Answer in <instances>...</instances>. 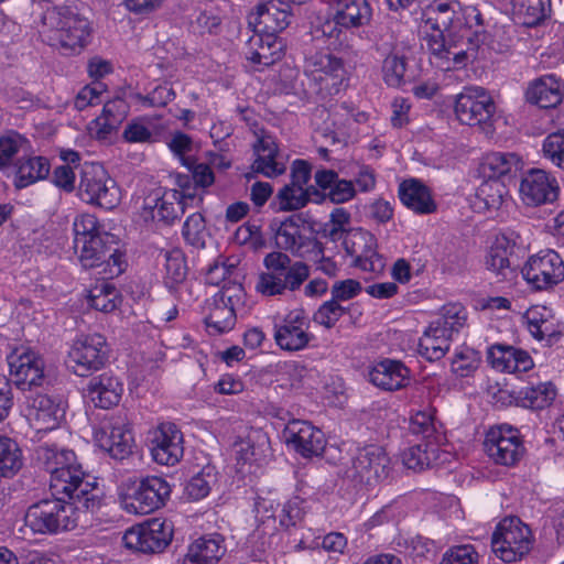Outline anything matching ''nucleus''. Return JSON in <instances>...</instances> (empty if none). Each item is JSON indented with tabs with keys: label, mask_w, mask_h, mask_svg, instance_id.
<instances>
[{
	"label": "nucleus",
	"mask_w": 564,
	"mask_h": 564,
	"mask_svg": "<svg viewBox=\"0 0 564 564\" xmlns=\"http://www.w3.org/2000/svg\"><path fill=\"white\" fill-rule=\"evenodd\" d=\"M391 459L384 448L368 445L357 452L347 469V476L366 486H376L389 478Z\"/></svg>",
	"instance_id": "obj_12"
},
{
	"label": "nucleus",
	"mask_w": 564,
	"mask_h": 564,
	"mask_svg": "<svg viewBox=\"0 0 564 564\" xmlns=\"http://www.w3.org/2000/svg\"><path fill=\"white\" fill-rule=\"evenodd\" d=\"M202 196L195 193L172 189L165 192L161 197L148 198L144 203V218L148 213L152 220L172 224L185 213L189 203L202 202Z\"/></svg>",
	"instance_id": "obj_21"
},
{
	"label": "nucleus",
	"mask_w": 564,
	"mask_h": 564,
	"mask_svg": "<svg viewBox=\"0 0 564 564\" xmlns=\"http://www.w3.org/2000/svg\"><path fill=\"white\" fill-rule=\"evenodd\" d=\"M289 441L303 457L319 456L326 446L324 433L305 421H293L288 425Z\"/></svg>",
	"instance_id": "obj_25"
},
{
	"label": "nucleus",
	"mask_w": 564,
	"mask_h": 564,
	"mask_svg": "<svg viewBox=\"0 0 564 564\" xmlns=\"http://www.w3.org/2000/svg\"><path fill=\"white\" fill-rule=\"evenodd\" d=\"M50 489L54 496L70 499L85 514H90L100 508V492L93 478L86 474L82 465L70 467L50 477Z\"/></svg>",
	"instance_id": "obj_6"
},
{
	"label": "nucleus",
	"mask_w": 564,
	"mask_h": 564,
	"mask_svg": "<svg viewBox=\"0 0 564 564\" xmlns=\"http://www.w3.org/2000/svg\"><path fill=\"white\" fill-rule=\"evenodd\" d=\"M86 392L95 406L110 409L120 402L123 386L119 379L112 375L102 373L90 379Z\"/></svg>",
	"instance_id": "obj_28"
},
{
	"label": "nucleus",
	"mask_w": 564,
	"mask_h": 564,
	"mask_svg": "<svg viewBox=\"0 0 564 564\" xmlns=\"http://www.w3.org/2000/svg\"><path fill=\"white\" fill-rule=\"evenodd\" d=\"M406 72V61L404 56L391 53L382 64V74L386 84L390 87H400L404 80Z\"/></svg>",
	"instance_id": "obj_54"
},
{
	"label": "nucleus",
	"mask_w": 564,
	"mask_h": 564,
	"mask_svg": "<svg viewBox=\"0 0 564 564\" xmlns=\"http://www.w3.org/2000/svg\"><path fill=\"white\" fill-rule=\"evenodd\" d=\"M163 257L165 284L172 289L174 285L181 284L187 275L185 256L180 249H173L165 251Z\"/></svg>",
	"instance_id": "obj_52"
},
{
	"label": "nucleus",
	"mask_w": 564,
	"mask_h": 564,
	"mask_svg": "<svg viewBox=\"0 0 564 564\" xmlns=\"http://www.w3.org/2000/svg\"><path fill=\"white\" fill-rule=\"evenodd\" d=\"M95 437L98 445L116 459H123L132 452L133 437L123 424L112 425L110 430L101 429Z\"/></svg>",
	"instance_id": "obj_34"
},
{
	"label": "nucleus",
	"mask_w": 564,
	"mask_h": 564,
	"mask_svg": "<svg viewBox=\"0 0 564 564\" xmlns=\"http://www.w3.org/2000/svg\"><path fill=\"white\" fill-rule=\"evenodd\" d=\"M488 457L497 465L512 467L524 456L525 447L517 429L501 424L488 430L484 441Z\"/></svg>",
	"instance_id": "obj_11"
},
{
	"label": "nucleus",
	"mask_w": 564,
	"mask_h": 564,
	"mask_svg": "<svg viewBox=\"0 0 564 564\" xmlns=\"http://www.w3.org/2000/svg\"><path fill=\"white\" fill-rule=\"evenodd\" d=\"M185 240L195 248H204L206 242V224L200 213H194L187 217L183 226Z\"/></svg>",
	"instance_id": "obj_56"
},
{
	"label": "nucleus",
	"mask_w": 564,
	"mask_h": 564,
	"mask_svg": "<svg viewBox=\"0 0 564 564\" xmlns=\"http://www.w3.org/2000/svg\"><path fill=\"white\" fill-rule=\"evenodd\" d=\"M466 319L465 308L460 304L452 303L444 305L441 316L432 323L444 328L453 337L454 333H458L464 327Z\"/></svg>",
	"instance_id": "obj_53"
},
{
	"label": "nucleus",
	"mask_w": 564,
	"mask_h": 564,
	"mask_svg": "<svg viewBox=\"0 0 564 564\" xmlns=\"http://www.w3.org/2000/svg\"><path fill=\"white\" fill-rule=\"evenodd\" d=\"M273 339L276 346L289 352H295L308 347L314 339L310 332V321L301 310H293L282 317H275Z\"/></svg>",
	"instance_id": "obj_14"
},
{
	"label": "nucleus",
	"mask_w": 564,
	"mask_h": 564,
	"mask_svg": "<svg viewBox=\"0 0 564 564\" xmlns=\"http://www.w3.org/2000/svg\"><path fill=\"white\" fill-rule=\"evenodd\" d=\"M263 265L265 270L258 275L256 291L265 297L294 292L310 276V268L305 262H293L281 251L269 252L263 259Z\"/></svg>",
	"instance_id": "obj_4"
},
{
	"label": "nucleus",
	"mask_w": 564,
	"mask_h": 564,
	"mask_svg": "<svg viewBox=\"0 0 564 564\" xmlns=\"http://www.w3.org/2000/svg\"><path fill=\"white\" fill-rule=\"evenodd\" d=\"M479 555L471 544L456 545L448 549L441 564H477Z\"/></svg>",
	"instance_id": "obj_64"
},
{
	"label": "nucleus",
	"mask_w": 564,
	"mask_h": 564,
	"mask_svg": "<svg viewBox=\"0 0 564 564\" xmlns=\"http://www.w3.org/2000/svg\"><path fill=\"white\" fill-rule=\"evenodd\" d=\"M487 358L492 368L502 372H527L533 367L527 351L511 346L495 345L489 348Z\"/></svg>",
	"instance_id": "obj_29"
},
{
	"label": "nucleus",
	"mask_w": 564,
	"mask_h": 564,
	"mask_svg": "<svg viewBox=\"0 0 564 564\" xmlns=\"http://www.w3.org/2000/svg\"><path fill=\"white\" fill-rule=\"evenodd\" d=\"M399 197L406 208L419 215L433 214L437 209L430 188L417 180L402 182L399 186Z\"/></svg>",
	"instance_id": "obj_32"
},
{
	"label": "nucleus",
	"mask_w": 564,
	"mask_h": 564,
	"mask_svg": "<svg viewBox=\"0 0 564 564\" xmlns=\"http://www.w3.org/2000/svg\"><path fill=\"white\" fill-rule=\"evenodd\" d=\"M513 20L525 26H535L551 12V0H510Z\"/></svg>",
	"instance_id": "obj_39"
},
{
	"label": "nucleus",
	"mask_w": 564,
	"mask_h": 564,
	"mask_svg": "<svg viewBox=\"0 0 564 564\" xmlns=\"http://www.w3.org/2000/svg\"><path fill=\"white\" fill-rule=\"evenodd\" d=\"M225 552L226 547L220 534H206L188 545L182 564H217Z\"/></svg>",
	"instance_id": "obj_30"
},
{
	"label": "nucleus",
	"mask_w": 564,
	"mask_h": 564,
	"mask_svg": "<svg viewBox=\"0 0 564 564\" xmlns=\"http://www.w3.org/2000/svg\"><path fill=\"white\" fill-rule=\"evenodd\" d=\"M491 96L481 87H470L460 93L455 101L456 118L463 124H486L495 112Z\"/></svg>",
	"instance_id": "obj_19"
},
{
	"label": "nucleus",
	"mask_w": 564,
	"mask_h": 564,
	"mask_svg": "<svg viewBox=\"0 0 564 564\" xmlns=\"http://www.w3.org/2000/svg\"><path fill=\"white\" fill-rule=\"evenodd\" d=\"M172 533L170 523L161 519H152L127 530L122 540L128 549L142 553H155L163 551L170 544Z\"/></svg>",
	"instance_id": "obj_16"
},
{
	"label": "nucleus",
	"mask_w": 564,
	"mask_h": 564,
	"mask_svg": "<svg viewBox=\"0 0 564 564\" xmlns=\"http://www.w3.org/2000/svg\"><path fill=\"white\" fill-rule=\"evenodd\" d=\"M507 194V187L502 182L487 178L477 188L473 206L478 212L497 210L503 204Z\"/></svg>",
	"instance_id": "obj_42"
},
{
	"label": "nucleus",
	"mask_w": 564,
	"mask_h": 564,
	"mask_svg": "<svg viewBox=\"0 0 564 564\" xmlns=\"http://www.w3.org/2000/svg\"><path fill=\"white\" fill-rule=\"evenodd\" d=\"M452 336L433 323L420 337L417 352L429 361L442 359L449 349Z\"/></svg>",
	"instance_id": "obj_37"
},
{
	"label": "nucleus",
	"mask_w": 564,
	"mask_h": 564,
	"mask_svg": "<svg viewBox=\"0 0 564 564\" xmlns=\"http://www.w3.org/2000/svg\"><path fill=\"white\" fill-rule=\"evenodd\" d=\"M494 553L506 563L521 560L532 546V533L519 518H505L492 534Z\"/></svg>",
	"instance_id": "obj_8"
},
{
	"label": "nucleus",
	"mask_w": 564,
	"mask_h": 564,
	"mask_svg": "<svg viewBox=\"0 0 564 564\" xmlns=\"http://www.w3.org/2000/svg\"><path fill=\"white\" fill-rule=\"evenodd\" d=\"M543 154L554 165L564 169V132L549 134L543 141Z\"/></svg>",
	"instance_id": "obj_62"
},
{
	"label": "nucleus",
	"mask_w": 564,
	"mask_h": 564,
	"mask_svg": "<svg viewBox=\"0 0 564 564\" xmlns=\"http://www.w3.org/2000/svg\"><path fill=\"white\" fill-rule=\"evenodd\" d=\"M40 34L51 46L66 53H79L89 43L91 28L76 6L64 4L44 13Z\"/></svg>",
	"instance_id": "obj_3"
},
{
	"label": "nucleus",
	"mask_w": 564,
	"mask_h": 564,
	"mask_svg": "<svg viewBox=\"0 0 564 564\" xmlns=\"http://www.w3.org/2000/svg\"><path fill=\"white\" fill-rule=\"evenodd\" d=\"M482 15L476 7H463L460 4L458 34H465L469 36V41L471 42V35H477L480 33L482 30Z\"/></svg>",
	"instance_id": "obj_57"
},
{
	"label": "nucleus",
	"mask_w": 564,
	"mask_h": 564,
	"mask_svg": "<svg viewBox=\"0 0 564 564\" xmlns=\"http://www.w3.org/2000/svg\"><path fill=\"white\" fill-rule=\"evenodd\" d=\"M348 31V28L338 23L337 19H335V14H333L332 19L322 22L316 29V33H321V35L327 39L329 44L335 47L347 44Z\"/></svg>",
	"instance_id": "obj_61"
},
{
	"label": "nucleus",
	"mask_w": 564,
	"mask_h": 564,
	"mask_svg": "<svg viewBox=\"0 0 564 564\" xmlns=\"http://www.w3.org/2000/svg\"><path fill=\"white\" fill-rule=\"evenodd\" d=\"M73 230L74 248L83 267H101L100 273L106 279H113L126 270L124 254L113 245L112 236L100 230L94 215L84 214L76 217Z\"/></svg>",
	"instance_id": "obj_2"
},
{
	"label": "nucleus",
	"mask_w": 564,
	"mask_h": 564,
	"mask_svg": "<svg viewBox=\"0 0 564 564\" xmlns=\"http://www.w3.org/2000/svg\"><path fill=\"white\" fill-rule=\"evenodd\" d=\"M330 10L338 23L349 30L369 24L372 17L367 0H333Z\"/></svg>",
	"instance_id": "obj_33"
},
{
	"label": "nucleus",
	"mask_w": 564,
	"mask_h": 564,
	"mask_svg": "<svg viewBox=\"0 0 564 564\" xmlns=\"http://www.w3.org/2000/svg\"><path fill=\"white\" fill-rule=\"evenodd\" d=\"M520 195L523 203L531 206L552 203L558 196V184L544 170L532 169L521 181Z\"/></svg>",
	"instance_id": "obj_23"
},
{
	"label": "nucleus",
	"mask_w": 564,
	"mask_h": 564,
	"mask_svg": "<svg viewBox=\"0 0 564 564\" xmlns=\"http://www.w3.org/2000/svg\"><path fill=\"white\" fill-rule=\"evenodd\" d=\"M22 466V452L17 442L0 435V476L12 477Z\"/></svg>",
	"instance_id": "obj_50"
},
{
	"label": "nucleus",
	"mask_w": 564,
	"mask_h": 564,
	"mask_svg": "<svg viewBox=\"0 0 564 564\" xmlns=\"http://www.w3.org/2000/svg\"><path fill=\"white\" fill-rule=\"evenodd\" d=\"M300 9L285 0L261 2L249 14V24L258 32L274 35L284 31L293 22L300 13Z\"/></svg>",
	"instance_id": "obj_18"
},
{
	"label": "nucleus",
	"mask_w": 564,
	"mask_h": 564,
	"mask_svg": "<svg viewBox=\"0 0 564 564\" xmlns=\"http://www.w3.org/2000/svg\"><path fill=\"white\" fill-rule=\"evenodd\" d=\"M317 191L313 186L302 188L292 184L284 185L276 194L275 200L278 203L279 212H293L303 208L313 194Z\"/></svg>",
	"instance_id": "obj_48"
},
{
	"label": "nucleus",
	"mask_w": 564,
	"mask_h": 564,
	"mask_svg": "<svg viewBox=\"0 0 564 564\" xmlns=\"http://www.w3.org/2000/svg\"><path fill=\"white\" fill-rule=\"evenodd\" d=\"M527 100L540 108H554L563 98L561 85L553 75L533 80L525 93Z\"/></svg>",
	"instance_id": "obj_36"
},
{
	"label": "nucleus",
	"mask_w": 564,
	"mask_h": 564,
	"mask_svg": "<svg viewBox=\"0 0 564 564\" xmlns=\"http://www.w3.org/2000/svg\"><path fill=\"white\" fill-rule=\"evenodd\" d=\"M12 381L22 390L39 387L44 381V361L29 348L15 349L8 357Z\"/></svg>",
	"instance_id": "obj_20"
},
{
	"label": "nucleus",
	"mask_w": 564,
	"mask_h": 564,
	"mask_svg": "<svg viewBox=\"0 0 564 564\" xmlns=\"http://www.w3.org/2000/svg\"><path fill=\"white\" fill-rule=\"evenodd\" d=\"M521 166L519 156L514 153L492 152L486 154L479 165L485 178L498 180L518 171Z\"/></svg>",
	"instance_id": "obj_40"
},
{
	"label": "nucleus",
	"mask_w": 564,
	"mask_h": 564,
	"mask_svg": "<svg viewBox=\"0 0 564 564\" xmlns=\"http://www.w3.org/2000/svg\"><path fill=\"white\" fill-rule=\"evenodd\" d=\"M521 272L533 289L546 290L564 280V262L555 251L546 250L530 257Z\"/></svg>",
	"instance_id": "obj_15"
},
{
	"label": "nucleus",
	"mask_w": 564,
	"mask_h": 564,
	"mask_svg": "<svg viewBox=\"0 0 564 564\" xmlns=\"http://www.w3.org/2000/svg\"><path fill=\"white\" fill-rule=\"evenodd\" d=\"M254 160L251 172L273 178L285 173L286 162L281 154L275 139L270 134H262L252 147Z\"/></svg>",
	"instance_id": "obj_24"
},
{
	"label": "nucleus",
	"mask_w": 564,
	"mask_h": 564,
	"mask_svg": "<svg viewBox=\"0 0 564 564\" xmlns=\"http://www.w3.org/2000/svg\"><path fill=\"white\" fill-rule=\"evenodd\" d=\"M87 300L88 304L96 311L111 313L119 307L122 297L112 283L104 281L89 290Z\"/></svg>",
	"instance_id": "obj_46"
},
{
	"label": "nucleus",
	"mask_w": 564,
	"mask_h": 564,
	"mask_svg": "<svg viewBox=\"0 0 564 564\" xmlns=\"http://www.w3.org/2000/svg\"><path fill=\"white\" fill-rule=\"evenodd\" d=\"M171 494L166 480L158 476L129 480L120 494V505L130 514L144 516L161 508Z\"/></svg>",
	"instance_id": "obj_7"
},
{
	"label": "nucleus",
	"mask_w": 564,
	"mask_h": 564,
	"mask_svg": "<svg viewBox=\"0 0 564 564\" xmlns=\"http://www.w3.org/2000/svg\"><path fill=\"white\" fill-rule=\"evenodd\" d=\"M122 138L129 143H151L155 140L150 124L141 118L134 119L126 126Z\"/></svg>",
	"instance_id": "obj_60"
},
{
	"label": "nucleus",
	"mask_w": 564,
	"mask_h": 564,
	"mask_svg": "<svg viewBox=\"0 0 564 564\" xmlns=\"http://www.w3.org/2000/svg\"><path fill=\"white\" fill-rule=\"evenodd\" d=\"M301 221L302 219L299 215H293L279 224L275 229V243L280 249L300 254V249L303 246V236L300 228Z\"/></svg>",
	"instance_id": "obj_45"
},
{
	"label": "nucleus",
	"mask_w": 564,
	"mask_h": 564,
	"mask_svg": "<svg viewBox=\"0 0 564 564\" xmlns=\"http://www.w3.org/2000/svg\"><path fill=\"white\" fill-rule=\"evenodd\" d=\"M26 140L17 132H8L0 137V167H4L23 149Z\"/></svg>",
	"instance_id": "obj_59"
},
{
	"label": "nucleus",
	"mask_w": 564,
	"mask_h": 564,
	"mask_svg": "<svg viewBox=\"0 0 564 564\" xmlns=\"http://www.w3.org/2000/svg\"><path fill=\"white\" fill-rule=\"evenodd\" d=\"M347 310L334 299L324 302L313 315V321L326 328H332Z\"/></svg>",
	"instance_id": "obj_58"
},
{
	"label": "nucleus",
	"mask_w": 564,
	"mask_h": 564,
	"mask_svg": "<svg viewBox=\"0 0 564 564\" xmlns=\"http://www.w3.org/2000/svg\"><path fill=\"white\" fill-rule=\"evenodd\" d=\"M479 354L469 348L460 347L454 354L452 360V371L458 377L470 376L479 366Z\"/></svg>",
	"instance_id": "obj_55"
},
{
	"label": "nucleus",
	"mask_w": 564,
	"mask_h": 564,
	"mask_svg": "<svg viewBox=\"0 0 564 564\" xmlns=\"http://www.w3.org/2000/svg\"><path fill=\"white\" fill-rule=\"evenodd\" d=\"M410 431L415 435H421L423 442H433L436 446H440L443 436L437 431L434 411L423 410L412 415L410 420Z\"/></svg>",
	"instance_id": "obj_51"
},
{
	"label": "nucleus",
	"mask_w": 564,
	"mask_h": 564,
	"mask_svg": "<svg viewBox=\"0 0 564 564\" xmlns=\"http://www.w3.org/2000/svg\"><path fill=\"white\" fill-rule=\"evenodd\" d=\"M108 352V345L102 335H82L74 340L68 351L67 366L75 375L86 377L105 367Z\"/></svg>",
	"instance_id": "obj_9"
},
{
	"label": "nucleus",
	"mask_w": 564,
	"mask_h": 564,
	"mask_svg": "<svg viewBox=\"0 0 564 564\" xmlns=\"http://www.w3.org/2000/svg\"><path fill=\"white\" fill-rule=\"evenodd\" d=\"M514 248V242L506 235H499L487 252L485 259L486 268L500 280L509 279L514 273L512 261Z\"/></svg>",
	"instance_id": "obj_31"
},
{
	"label": "nucleus",
	"mask_w": 564,
	"mask_h": 564,
	"mask_svg": "<svg viewBox=\"0 0 564 564\" xmlns=\"http://www.w3.org/2000/svg\"><path fill=\"white\" fill-rule=\"evenodd\" d=\"M305 73L327 95L339 93L347 80L344 61L330 53L317 52L305 62Z\"/></svg>",
	"instance_id": "obj_13"
},
{
	"label": "nucleus",
	"mask_w": 564,
	"mask_h": 564,
	"mask_svg": "<svg viewBox=\"0 0 564 564\" xmlns=\"http://www.w3.org/2000/svg\"><path fill=\"white\" fill-rule=\"evenodd\" d=\"M25 524L35 533L56 534L70 531L82 522L88 521V514L63 497L43 499L29 507Z\"/></svg>",
	"instance_id": "obj_5"
},
{
	"label": "nucleus",
	"mask_w": 564,
	"mask_h": 564,
	"mask_svg": "<svg viewBox=\"0 0 564 564\" xmlns=\"http://www.w3.org/2000/svg\"><path fill=\"white\" fill-rule=\"evenodd\" d=\"M276 540L278 527L275 521H269L268 524H257L256 529L247 538V545L254 557H261L273 547Z\"/></svg>",
	"instance_id": "obj_49"
},
{
	"label": "nucleus",
	"mask_w": 564,
	"mask_h": 564,
	"mask_svg": "<svg viewBox=\"0 0 564 564\" xmlns=\"http://www.w3.org/2000/svg\"><path fill=\"white\" fill-rule=\"evenodd\" d=\"M218 484V471L213 465H205L185 486V495L192 500L206 498Z\"/></svg>",
	"instance_id": "obj_47"
},
{
	"label": "nucleus",
	"mask_w": 564,
	"mask_h": 564,
	"mask_svg": "<svg viewBox=\"0 0 564 564\" xmlns=\"http://www.w3.org/2000/svg\"><path fill=\"white\" fill-rule=\"evenodd\" d=\"M556 388L552 382H539L524 387L519 392L521 405L532 410H542L552 404Z\"/></svg>",
	"instance_id": "obj_44"
},
{
	"label": "nucleus",
	"mask_w": 564,
	"mask_h": 564,
	"mask_svg": "<svg viewBox=\"0 0 564 564\" xmlns=\"http://www.w3.org/2000/svg\"><path fill=\"white\" fill-rule=\"evenodd\" d=\"M234 296L228 291L217 293L209 304V313L205 318L206 327L212 335L229 332L236 324Z\"/></svg>",
	"instance_id": "obj_27"
},
{
	"label": "nucleus",
	"mask_w": 564,
	"mask_h": 564,
	"mask_svg": "<svg viewBox=\"0 0 564 564\" xmlns=\"http://www.w3.org/2000/svg\"><path fill=\"white\" fill-rule=\"evenodd\" d=\"M150 451L153 460L163 466H174L184 455V436L173 422H162L151 431Z\"/></svg>",
	"instance_id": "obj_17"
},
{
	"label": "nucleus",
	"mask_w": 564,
	"mask_h": 564,
	"mask_svg": "<svg viewBox=\"0 0 564 564\" xmlns=\"http://www.w3.org/2000/svg\"><path fill=\"white\" fill-rule=\"evenodd\" d=\"M369 380L378 388L395 391L410 382V370L399 360L383 359L369 371Z\"/></svg>",
	"instance_id": "obj_26"
},
{
	"label": "nucleus",
	"mask_w": 564,
	"mask_h": 564,
	"mask_svg": "<svg viewBox=\"0 0 564 564\" xmlns=\"http://www.w3.org/2000/svg\"><path fill=\"white\" fill-rule=\"evenodd\" d=\"M249 39L246 47V57L253 64L269 66L281 57V44L273 34L258 32Z\"/></svg>",
	"instance_id": "obj_35"
},
{
	"label": "nucleus",
	"mask_w": 564,
	"mask_h": 564,
	"mask_svg": "<svg viewBox=\"0 0 564 564\" xmlns=\"http://www.w3.org/2000/svg\"><path fill=\"white\" fill-rule=\"evenodd\" d=\"M427 14L433 29L424 37L430 62L445 72L465 67L476 57L477 50L469 36L458 34L460 2L435 0Z\"/></svg>",
	"instance_id": "obj_1"
},
{
	"label": "nucleus",
	"mask_w": 564,
	"mask_h": 564,
	"mask_svg": "<svg viewBox=\"0 0 564 564\" xmlns=\"http://www.w3.org/2000/svg\"><path fill=\"white\" fill-rule=\"evenodd\" d=\"M440 456L441 452L435 443L422 442L403 452L402 463L408 469L421 471L437 464Z\"/></svg>",
	"instance_id": "obj_43"
},
{
	"label": "nucleus",
	"mask_w": 564,
	"mask_h": 564,
	"mask_svg": "<svg viewBox=\"0 0 564 564\" xmlns=\"http://www.w3.org/2000/svg\"><path fill=\"white\" fill-rule=\"evenodd\" d=\"M79 195L83 200L105 209L120 202V189L100 164H87L82 170Z\"/></svg>",
	"instance_id": "obj_10"
},
{
	"label": "nucleus",
	"mask_w": 564,
	"mask_h": 564,
	"mask_svg": "<svg viewBox=\"0 0 564 564\" xmlns=\"http://www.w3.org/2000/svg\"><path fill=\"white\" fill-rule=\"evenodd\" d=\"M50 173V163L45 158L31 156L19 160L14 175V186L19 189L25 188L40 180L45 178Z\"/></svg>",
	"instance_id": "obj_41"
},
{
	"label": "nucleus",
	"mask_w": 564,
	"mask_h": 564,
	"mask_svg": "<svg viewBox=\"0 0 564 564\" xmlns=\"http://www.w3.org/2000/svg\"><path fill=\"white\" fill-rule=\"evenodd\" d=\"M24 415L32 429L36 432H46L59 425L65 415V408L61 401L46 394H36L28 397Z\"/></svg>",
	"instance_id": "obj_22"
},
{
	"label": "nucleus",
	"mask_w": 564,
	"mask_h": 564,
	"mask_svg": "<svg viewBox=\"0 0 564 564\" xmlns=\"http://www.w3.org/2000/svg\"><path fill=\"white\" fill-rule=\"evenodd\" d=\"M303 503L301 498L294 497L283 505L279 513V523L282 528L289 529L302 521L305 514Z\"/></svg>",
	"instance_id": "obj_63"
},
{
	"label": "nucleus",
	"mask_w": 564,
	"mask_h": 564,
	"mask_svg": "<svg viewBox=\"0 0 564 564\" xmlns=\"http://www.w3.org/2000/svg\"><path fill=\"white\" fill-rule=\"evenodd\" d=\"M36 454L39 462L50 474V477L79 465L73 451L61 448L56 445H41Z\"/></svg>",
	"instance_id": "obj_38"
}]
</instances>
